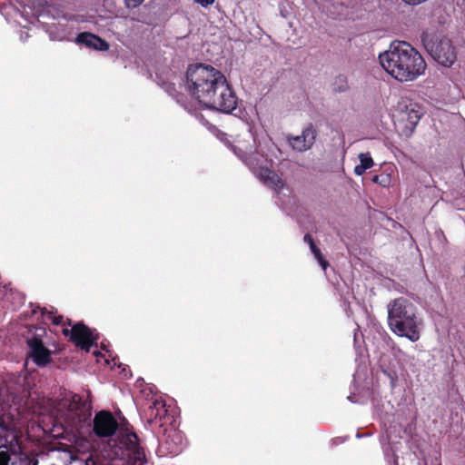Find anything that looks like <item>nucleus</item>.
<instances>
[{
  "instance_id": "412c9836",
  "label": "nucleus",
  "mask_w": 465,
  "mask_h": 465,
  "mask_svg": "<svg viewBox=\"0 0 465 465\" xmlns=\"http://www.w3.org/2000/svg\"><path fill=\"white\" fill-rule=\"evenodd\" d=\"M194 3L201 5L203 7L212 5L215 0H193Z\"/></svg>"
},
{
  "instance_id": "4be33fe9",
  "label": "nucleus",
  "mask_w": 465,
  "mask_h": 465,
  "mask_svg": "<svg viewBox=\"0 0 465 465\" xmlns=\"http://www.w3.org/2000/svg\"><path fill=\"white\" fill-rule=\"evenodd\" d=\"M386 180H387V178L381 177L380 175H374L372 177V182L373 183H380V184H382V185H386Z\"/></svg>"
},
{
  "instance_id": "7ed1b4c3",
  "label": "nucleus",
  "mask_w": 465,
  "mask_h": 465,
  "mask_svg": "<svg viewBox=\"0 0 465 465\" xmlns=\"http://www.w3.org/2000/svg\"><path fill=\"white\" fill-rule=\"evenodd\" d=\"M381 67L395 80L404 83L423 75L427 64L422 55L406 42H394L380 54Z\"/></svg>"
},
{
  "instance_id": "39448f33",
  "label": "nucleus",
  "mask_w": 465,
  "mask_h": 465,
  "mask_svg": "<svg viewBox=\"0 0 465 465\" xmlns=\"http://www.w3.org/2000/svg\"><path fill=\"white\" fill-rule=\"evenodd\" d=\"M387 311L388 325L394 334L412 342L420 340L423 322L412 302L403 297L396 298L388 303Z\"/></svg>"
},
{
  "instance_id": "0eeeda50",
  "label": "nucleus",
  "mask_w": 465,
  "mask_h": 465,
  "mask_svg": "<svg viewBox=\"0 0 465 465\" xmlns=\"http://www.w3.org/2000/svg\"><path fill=\"white\" fill-rule=\"evenodd\" d=\"M425 48L432 58L443 66H451L457 59L455 48L446 37L426 41Z\"/></svg>"
},
{
  "instance_id": "6ab92c4d",
  "label": "nucleus",
  "mask_w": 465,
  "mask_h": 465,
  "mask_svg": "<svg viewBox=\"0 0 465 465\" xmlns=\"http://www.w3.org/2000/svg\"><path fill=\"white\" fill-rule=\"evenodd\" d=\"M10 454L6 445L0 444V465H9Z\"/></svg>"
},
{
  "instance_id": "20e7f679",
  "label": "nucleus",
  "mask_w": 465,
  "mask_h": 465,
  "mask_svg": "<svg viewBox=\"0 0 465 465\" xmlns=\"http://www.w3.org/2000/svg\"><path fill=\"white\" fill-rule=\"evenodd\" d=\"M231 146L262 183L276 192L284 187L283 180L272 170V161L257 150L255 138L251 133L239 135Z\"/></svg>"
},
{
  "instance_id": "2eb2a0df",
  "label": "nucleus",
  "mask_w": 465,
  "mask_h": 465,
  "mask_svg": "<svg viewBox=\"0 0 465 465\" xmlns=\"http://www.w3.org/2000/svg\"><path fill=\"white\" fill-rule=\"evenodd\" d=\"M360 164L354 168V173L357 175H362L366 170L373 166V160L369 153H361L359 154Z\"/></svg>"
},
{
  "instance_id": "9d476101",
  "label": "nucleus",
  "mask_w": 465,
  "mask_h": 465,
  "mask_svg": "<svg viewBox=\"0 0 465 465\" xmlns=\"http://www.w3.org/2000/svg\"><path fill=\"white\" fill-rule=\"evenodd\" d=\"M45 333V329L36 328L35 332L27 338L29 355L38 366L46 365L51 359V351L45 346L42 340Z\"/></svg>"
},
{
  "instance_id": "f03ea898",
  "label": "nucleus",
  "mask_w": 465,
  "mask_h": 465,
  "mask_svg": "<svg viewBox=\"0 0 465 465\" xmlns=\"http://www.w3.org/2000/svg\"><path fill=\"white\" fill-rule=\"evenodd\" d=\"M189 94L204 107L226 114L237 105V98L223 74L212 65H190L186 72Z\"/></svg>"
},
{
  "instance_id": "b1692460",
  "label": "nucleus",
  "mask_w": 465,
  "mask_h": 465,
  "mask_svg": "<svg viewBox=\"0 0 465 465\" xmlns=\"http://www.w3.org/2000/svg\"><path fill=\"white\" fill-rule=\"evenodd\" d=\"M67 324H68L69 326H71V325H72V322H71L70 320H67Z\"/></svg>"
},
{
  "instance_id": "4468645a",
  "label": "nucleus",
  "mask_w": 465,
  "mask_h": 465,
  "mask_svg": "<svg viewBox=\"0 0 465 465\" xmlns=\"http://www.w3.org/2000/svg\"><path fill=\"white\" fill-rule=\"evenodd\" d=\"M166 449L170 454L177 455L183 450V438L180 432H170L164 441Z\"/></svg>"
},
{
  "instance_id": "a211bd4d",
  "label": "nucleus",
  "mask_w": 465,
  "mask_h": 465,
  "mask_svg": "<svg viewBox=\"0 0 465 465\" xmlns=\"http://www.w3.org/2000/svg\"><path fill=\"white\" fill-rule=\"evenodd\" d=\"M314 258L317 260V262H319V264L322 266V268L323 270H326L329 263L328 262L324 259L323 255L322 254L320 249L316 246V245H313L312 246V249L311 250Z\"/></svg>"
},
{
  "instance_id": "ddd939ff",
  "label": "nucleus",
  "mask_w": 465,
  "mask_h": 465,
  "mask_svg": "<svg viewBox=\"0 0 465 465\" xmlns=\"http://www.w3.org/2000/svg\"><path fill=\"white\" fill-rule=\"evenodd\" d=\"M76 43L100 51H106L109 48V45L104 40L91 33L79 34L76 37Z\"/></svg>"
},
{
  "instance_id": "423d86ee",
  "label": "nucleus",
  "mask_w": 465,
  "mask_h": 465,
  "mask_svg": "<svg viewBox=\"0 0 465 465\" xmlns=\"http://www.w3.org/2000/svg\"><path fill=\"white\" fill-rule=\"evenodd\" d=\"M119 448L127 453L128 461L123 459L113 460L108 465H143L145 454L143 449L139 445L137 435L134 432L120 430L118 436Z\"/></svg>"
},
{
  "instance_id": "9b49d317",
  "label": "nucleus",
  "mask_w": 465,
  "mask_h": 465,
  "mask_svg": "<svg viewBox=\"0 0 465 465\" xmlns=\"http://www.w3.org/2000/svg\"><path fill=\"white\" fill-rule=\"evenodd\" d=\"M63 333L70 336V340L83 350L89 351L91 346L97 341L98 337L94 331L84 323L72 325L71 329L64 328Z\"/></svg>"
},
{
  "instance_id": "dca6fc26",
  "label": "nucleus",
  "mask_w": 465,
  "mask_h": 465,
  "mask_svg": "<svg viewBox=\"0 0 465 465\" xmlns=\"http://www.w3.org/2000/svg\"><path fill=\"white\" fill-rule=\"evenodd\" d=\"M166 412L165 404L162 400H155L150 406L151 418L162 419L165 416Z\"/></svg>"
},
{
  "instance_id": "1a4fd4ad",
  "label": "nucleus",
  "mask_w": 465,
  "mask_h": 465,
  "mask_svg": "<svg viewBox=\"0 0 465 465\" xmlns=\"http://www.w3.org/2000/svg\"><path fill=\"white\" fill-rule=\"evenodd\" d=\"M94 423V433L98 438H109L116 433L118 430V435L121 430L124 431L130 432L127 429L120 428L117 420L112 415L110 411H101L97 412L93 420Z\"/></svg>"
},
{
  "instance_id": "6e6552de",
  "label": "nucleus",
  "mask_w": 465,
  "mask_h": 465,
  "mask_svg": "<svg viewBox=\"0 0 465 465\" xmlns=\"http://www.w3.org/2000/svg\"><path fill=\"white\" fill-rule=\"evenodd\" d=\"M422 114L420 105L409 99H402L399 104L398 114L399 123L403 124L402 133L406 135L412 134Z\"/></svg>"
},
{
  "instance_id": "aec40b11",
  "label": "nucleus",
  "mask_w": 465,
  "mask_h": 465,
  "mask_svg": "<svg viewBox=\"0 0 465 465\" xmlns=\"http://www.w3.org/2000/svg\"><path fill=\"white\" fill-rule=\"evenodd\" d=\"M143 0H125L126 5L129 8H134L141 5Z\"/></svg>"
},
{
  "instance_id": "5701e85b",
  "label": "nucleus",
  "mask_w": 465,
  "mask_h": 465,
  "mask_svg": "<svg viewBox=\"0 0 465 465\" xmlns=\"http://www.w3.org/2000/svg\"><path fill=\"white\" fill-rule=\"evenodd\" d=\"M303 240L310 245L311 250L312 249V246L315 245L313 239L310 234H305Z\"/></svg>"
},
{
  "instance_id": "f257e3e1",
  "label": "nucleus",
  "mask_w": 465,
  "mask_h": 465,
  "mask_svg": "<svg viewBox=\"0 0 465 465\" xmlns=\"http://www.w3.org/2000/svg\"><path fill=\"white\" fill-rule=\"evenodd\" d=\"M21 391L20 387H14L11 382L0 387V441L6 440L7 432L16 434L22 420L30 412L38 416L48 414L55 417L71 428H77L91 416L89 406L78 394L65 396L54 402L34 391L24 401L25 396L19 395Z\"/></svg>"
},
{
  "instance_id": "f8f14e48",
  "label": "nucleus",
  "mask_w": 465,
  "mask_h": 465,
  "mask_svg": "<svg viewBox=\"0 0 465 465\" xmlns=\"http://www.w3.org/2000/svg\"><path fill=\"white\" fill-rule=\"evenodd\" d=\"M316 130L312 124L307 125L302 132L301 135L289 136V144L293 150L304 152L309 150L315 142Z\"/></svg>"
},
{
  "instance_id": "f3484780",
  "label": "nucleus",
  "mask_w": 465,
  "mask_h": 465,
  "mask_svg": "<svg viewBox=\"0 0 465 465\" xmlns=\"http://www.w3.org/2000/svg\"><path fill=\"white\" fill-rule=\"evenodd\" d=\"M42 313L47 320H51L55 325H64V317L62 315H54L53 312L47 311L45 308L42 309Z\"/></svg>"
}]
</instances>
